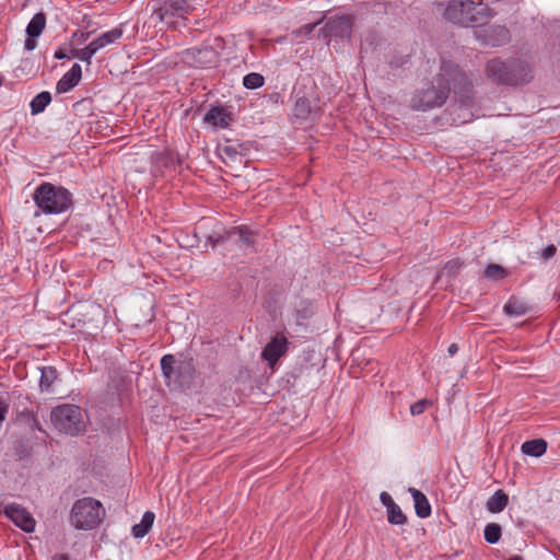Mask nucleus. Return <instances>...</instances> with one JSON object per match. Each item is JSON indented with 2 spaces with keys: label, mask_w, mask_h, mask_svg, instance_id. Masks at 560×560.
Returning <instances> with one entry per match:
<instances>
[{
  "label": "nucleus",
  "mask_w": 560,
  "mask_h": 560,
  "mask_svg": "<svg viewBox=\"0 0 560 560\" xmlns=\"http://www.w3.org/2000/svg\"><path fill=\"white\" fill-rule=\"evenodd\" d=\"M24 47L25 49L27 50H33L35 47H36V40H35V37H28L26 38L25 43H24Z\"/></svg>",
  "instance_id": "44"
},
{
  "label": "nucleus",
  "mask_w": 560,
  "mask_h": 560,
  "mask_svg": "<svg viewBox=\"0 0 560 560\" xmlns=\"http://www.w3.org/2000/svg\"><path fill=\"white\" fill-rule=\"evenodd\" d=\"M380 500L382 504L386 508V511L396 504L390 494L387 493L386 491H383L380 494Z\"/></svg>",
  "instance_id": "39"
},
{
  "label": "nucleus",
  "mask_w": 560,
  "mask_h": 560,
  "mask_svg": "<svg viewBox=\"0 0 560 560\" xmlns=\"http://www.w3.org/2000/svg\"><path fill=\"white\" fill-rule=\"evenodd\" d=\"M547 446V442L544 439H535L524 442L521 450L525 455L540 457L546 453Z\"/></svg>",
  "instance_id": "22"
},
{
  "label": "nucleus",
  "mask_w": 560,
  "mask_h": 560,
  "mask_svg": "<svg viewBox=\"0 0 560 560\" xmlns=\"http://www.w3.org/2000/svg\"><path fill=\"white\" fill-rule=\"evenodd\" d=\"M510 69H511V66H508L504 61L497 59V58L489 60L487 63V68H486V70H491V71L510 70Z\"/></svg>",
  "instance_id": "37"
},
{
  "label": "nucleus",
  "mask_w": 560,
  "mask_h": 560,
  "mask_svg": "<svg viewBox=\"0 0 560 560\" xmlns=\"http://www.w3.org/2000/svg\"><path fill=\"white\" fill-rule=\"evenodd\" d=\"M508 560H524V559H523V557L515 555V556L510 557Z\"/></svg>",
  "instance_id": "48"
},
{
  "label": "nucleus",
  "mask_w": 560,
  "mask_h": 560,
  "mask_svg": "<svg viewBox=\"0 0 560 560\" xmlns=\"http://www.w3.org/2000/svg\"><path fill=\"white\" fill-rule=\"evenodd\" d=\"M70 70H73V71H77V70H81V67L79 63H73L70 68Z\"/></svg>",
  "instance_id": "47"
},
{
  "label": "nucleus",
  "mask_w": 560,
  "mask_h": 560,
  "mask_svg": "<svg viewBox=\"0 0 560 560\" xmlns=\"http://www.w3.org/2000/svg\"><path fill=\"white\" fill-rule=\"evenodd\" d=\"M288 338L283 332H277L264 347L261 351V359L267 361L268 365L273 369L278 360L288 352Z\"/></svg>",
  "instance_id": "12"
},
{
  "label": "nucleus",
  "mask_w": 560,
  "mask_h": 560,
  "mask_svg": "<svg viewBox=\"0 0 560 560\" xmlns=\"http://www.w3.org/2000/svg\"><path fill=\"white\" fill-rule=\"evenodd\" d=\"M52 560H69V557L66 555H56Z\"/></svg>",
  "instance_id": "46"
},
{
  "label": "nucleus",
  "mask_w": 560,
  "mask_h": 560,
  "mask_svg": "<svg viewBox=\"0 0 560 560\" xmlns=\"http://www.w3.org/2000/svg\"><path fill=\"white\" fill-rule=\"evenodd\" d=\"M221 156L229 158L231 161L235 162L241 159V154L235 144L229 143L220 148Z\"/></svg>",
  "instance_id": "35"
},
{
  "label": "nucleus",
  "mask_w": 560,
  "mask_h": 560,
  "mask_svg": "<svg viewBox=\"0 0 560 560\" xmlns=\"http://www.w3.org/2000/svg\"><path fill=\"white\" fill-rule=\"evenodd\" d=\"M482 40L490 46H500L510 40V31L503 25H491L483 30Z\"/></svg>",
  "instance_id": "17"
},
{
  "label": "nucleus",
  "mask_w": 560,
  "mask_h": 560,
  "mask_svg": "<svg viewBox=\"0 0 560 560\" xmlns=\"http://www.w3.org/2000/svg\"><path fill=\"white\" fill-rule=\"evenodd\" d=\"M3 513L24 532H34L36 522L26 509L19 504L11 503L4 506Z\"/></svg>",
  "instance_id": "15"
},
{
  "label": "nucleus",
  "mask_w": 560,
  "mask_h": 560,
  "mask_svg": "<svg viewBox=\"0 0 560 560\" xmlns=\"http://www.w3.org/2000/svg\"><path fill=\"white\" fill-rule=\"evenodd\" d=\"M442 16L455 26L477 27L489 22L492 11L482 0H448Z\"/></svg>",
  "instance_id": "1"
},
{
  "label": "nucleus",
  "mask_w": 560,
  "mask_h": 560,
  "mask_svg": "<svg viewBox=\"0 0 560 560\" xmlns=\"http://www.w3.org/2000/svg\"><path fill=\"white\" fill-rule=\"evenodd\" d=\"M532 307L524 301L512 296L504 305L503 311L511 316H523L527 314Z\"/></svg>",
  "instance_id": "23"
},
{
  "label": "nucleus",
  "mask_w": 560,
  "mask_h": 560,
  "mask_svg": "<svg viewBox=\"0 0 560 560\" xmlns=\"http://www.w3.org/2000/svg\"><path fill=\"white\" fill-rule=\"evenodd\" d=\"M386 512L388 523L393 525H404L407 523V516L397 504L388 509Z\"/></svg>",
  "instance_id": "32"
},
{
  "label": "nucleus",
  "mask_w": 560,
  "mask_h": 560,
  "mask_svg": "<svg viewBox=\"0 0 560 560\" xmlns=\"http://www.w3.org/2000/svg\"><path fill=\"white\" fill-rule=\"evenodd\" d=\"M161 370L167 382L174 381L179 385L189 384L196 373L194 359L188 354H179L176 359L173 354H165L161 359Z\"/></svg>",
  "instance_id": "7"
},
{
  "label": "nucleus",
  "mask_w": 560,
  "mask_h": 560,
  "mask_svg": "<svg viewBox=\"0 0 560 560\" xmlns=\"http://www.w3.org/2000/svg\"><path fill=\"white\" fill-rule=\"evenodd\" d=\"M557 253V247L553 244L548 245L546 248L541 250V258L544 260H548L552 258Z\"/></svg>",
  "instance_id": "40"
},
{
  "label": "nucleus",
  "mask_w": 560,
  "mask_h": 560,
  "mask_svg": "<svg viewBox=\"0 0 560 560\" xmlns=\"http://www.w3.org/2000/svg\"><path fill=\"white\" fill-rule=\"evenodd\" d=\"M408 491L413 499L417 516L420 518L429 517L431 515V505L424 493L416 488H409Z\"/></svg>",
  "instance_id": "19"
},
{
  "label": "nucleus",
  "mask_w": 560,
  "mask_h": 560,
  "mask_svg": "<svg viewBox=\"0 0 560 560\" xmlns=\"http://www.w3.org/2000/svg\"><path fill=\"white\" fill-rule=\"evenodd\" d=\"M265 82L264 77L259 72H249L243 79V84L246 89H257L260 88Z\"/></svg>",
  "instance_id": "34"
},
{
  "label": "nucleus",
  "mask_w": 560,
  "mask_h": 560,
  "mask_svg": "<svg viewBox=\"0 0 560 560\" xmlns=\"http://www.w3.org/2000/svg\"><path fill=\"white\" fill-rule=\"evenodd\" d=\"M432 402L428 399H421L410 406V412L412 416H419L430 407Z\"/></svg>",
  "instance_id": "36"
},
{
  "label": "nucleus",
  "mask_w": 560,
  "mask_h": 560,
  "mask_svg": "<svg viewBox=\"0 0 560 560\" xmlns=\"http://www.w3.org/2000/svg\"><path fill=\"white\" fill-rule=\"evenodd\" d=\"M155 515L151 511H147L139 524H136L132 526V535L136 538H142L144 537L149 530L151 529L153 522H154Z\"/></svg>",
  "instance_id": "25"
},
{
  "label": "nucleus",
  "mask_w": 560,
  "mask_h": 560,
  "mask_svg": "<svg viewBox=\"0 0 560 560\" xmlns=\"http://www.w3.org/2000/svg\"><path fill=\"white\" fill-rule=\"evenodd\" d=\"M508 276V271L498 264H489L485 270V277L488 279L499 280Z\"/></svg>",
  "instance_id": "33"
},
{
  "label": "nucleus",
  "mask_w": 560,
  "mask_h": 560,
  "mask_svg": "<svg viewBox=\"0 0 560 560\" xmlns=\"http://www.w3.org/2000/svg\"><path fill=\"white\" fill-rule=\"evenodd\" d=\"M232 242L240 247H253L255 234L246 225L234 226L223 233H213L207 237V244L214 248L218 244Z\"/></svg>",
  "instance_id": "9"
},
{
  "label": "nucleus",
  "mask_w": 560,
  "mask_h": 560,
  "mask_svg": "<svg viewBox=\"0 0 560 560\" xmlns=\"http://www.w3.org/2000/svg\"><path fill=\"white\" fill-rule=\"evenodd\" d=\"M353 27L352 15H341L330 18L322 28L325 38L340 37L350 38Z\"/></svg>",
  "instance_id": "11"
},
{
  "label": "nucleus",
  "mask_w": 560,
  "mask_h": 560,
  "mask_svg": "<svg viewBox=\"0 0 560 560\" xmlns=\"http://www.w3.org/2000/svg\"><path fill=\"white\" fill-rule=\"evenodd\" d=\"M532 80V72H487V81L498 86H520Z\"/></svg>",
  "instance_id": "14"
},
{
  "label": "nucleus",
  "mask_w": 560,
  "mask_h": 560,
  "mask_svg": "<svg viewBox=\"0 0 560 560\" xmlns=\"http://www.w3.org/2000/svg\"><path fill=\"white\" fill-rule=\"evenodd\" d=\"M122 33L124 32L121 27H115L110 31L102 33L98 37L93 39L86 47L82 49H77L69 45L57 49L54 56L57 59L75 58L89 61L97 51L119 40L122 36Z\"/></svg>",
  "instance_id": "4"
},
{
  "label": "nucleus",
  "mask_w": 560,
  "mask_h": 560,
  "mask_svg": "<svg viewBox=\"0 0 560 560\" xmlns=\"http://www.w3.org/2000/svg\"><path fill=\"white\" fill-rule=\"evenodd\" d=\"M463 267V261L459 259H452L447 261L444 267L440 271V277H446L448 279H453L458 273L459 269Z\"/></svg>",
  "instance_id": "31"
},
{
  "label": "nucleus",
  "mask_w": 560,
  "mask_h": 560,
  "mask_svg": "<svg viewBox=\"0 0 560 560\" xmlns=\"http://www.w3.org/2000/svg\"><path fill=\"white\" fill-rule=\"evenodd\" d=\"M451 92V77L436 72L424 77L416 89L410 105L416 110H429L445 104Z\"/></svg>",
  "instance_id": "2"
},
{
  "label": "nucleus",
  "mask_w": 560,
  "mask_h": 560,
  "mask_svg": "<svg viewBox=\"0 0 560 560\" xmlns=\"http://www.w3.org/2000/svg\"><path fill=\"white\" fill-rule=\"evenodd\" d=\"M57 378V370L54 366H43L40 369L39 387L43 392H50L54 382Z\"/></svg>",
  "instance_id": "28"
},
{
  "label": "nucleus",
  "mask_w": 560,
  "mask_h": 560,
  "mask_svg": "<svg viewBox=\"0 0 560 560\" xmlns=\"http://www.w3.org/2000/svg\"><path fill=\"white\" fill-rule=\"evenodd\" d=\"M9 406L0 398V423L5 419Z\"/></svg>",
  "instance_id": "42"
},
{
  "label": "nucleus",
  "mask_w": 560,
  "mask_h": 560,
  "mask_svg": "<svg viewBox=\"0 0 560 560\" xmlns=\"http://www.w3.org/2000/svg\"><path fill=\"white\" fill-rule=\"evenodd\" d=\"M33 200L40 212L45 214H59L67 211L72 205V195L61 186L51 183H42L33 194Z\"/></svg>",
  "instance_id": "3"
},
{
  "label": "nucleus",
  "mask_w": 560,
  "mask_h": 560,
  "mask_svg": "<svg viewBox=\"0 0 560 560\" xmlns=\"http://www.w3.org/2000/svg\"><path fill=\"white\" fill-rule=\"evenodd\" d=\"M232 120V114L223 105L212 106L203 117V121L215 129L228 128Z\"/></svg>",
  "instance_id": "16"
},
{
  "label": "nucleus",
  "mask_w": 560,
  "mask_h": 560,
  "mask_svg": "<svg viewBox=\"0 0 560 560\" xmlns=\"http://www.w3.org/2000/svg\"><path fill=\"white\" fill-rule=\"evenodd\" d=\"M508 503L509 495L499 489L488 499L486 508L490 513H500L506 508Z\"/></svg>",
  "instance_id": "21"
},
{
  "label": "nucleus",
  "mask_w": 560,
  "mask_h": 560,
  "mask_svg": "<svg viewBox=\"0 0 560 560\" xmlns=\"http://www.w3.org/2000/svg\"><path fill=\"white\" fill-rule=\"evenodd\" d=\"M104 509L100 501L93 498H82L74 502L70 522L78 529H92L102 521Z\"/></svg>",
  "instance_id": "6"
},
{
  "label": "nucleus",
  "mask_w": 560,
  "mask_h": 560,
  "mask_svg": "<svg viewBox=\"0 0 560 560\" xmlns=\"http://www.w3.org/2000/svg\"><path fill=\"white\" fill-rule=\"evenodd\" d=\"M154 14L160 21L166 18L185 19L195 10L192 0H153Z\"/></svg>",
  "instance_id": "10"
},
{
  "label": "nucleus",
  "mask_w": 560,
  "mask_h": 560,
  "mask_svg": "<svg viewBox=\"0 0 560 560\" xmlns=\"http://www.w3.org/2000/svg\"><path fill=\"white\" fill-rule=\"evenodd\" d=\"M447 351H448L450 355H454L455 353H457V351H458L457 343H451Z\"/></svg>",
  "instance_id": "45"
},
{
  "label": "nucleus",
  "mask_w": 560,
  "mask_h": 560,
  "mask_svg": "<svg viewBox=\"0 0 560 560\" xmlns=\"http://www.w3.org/2000/svg\"><path fill=\"white\" fill-rule=\"evenodd\" d=\"M88 37H89V33H78L77 32L73 34V40L77 42L78 44L86 40Z\"/></svg>",
  "instance_id": "43"
},
{
  "label": "nucleus",
  "mask_w": 560,
  "mask_h": 560,
  "mask_svg": "<svg viewBox=\"0 0 560 560\" xmlns=\"http://www.w3.org/2000/svg\"><path fill=\"white\" fill-rule=\"evenodd\" d=\"M50 420L59 432L71 436H77L85 430L82 409L77 405L63 404L57 406L51 410Z\"/></svg>",
  "instance_id": "5"
},
{
  "label": "nucleus",
  "mask_w": 560,
  "mask_h": 560,
  "mask_svg": "<svg viewBox=\"0 0 560 560\" xmlns=\"http://www.w3.org/2000/svg\"><path fill=\"white\" fill-rule=\"evenodd\" d=\"M102 307L93 303H80L72 305L62 315V323L71 328H82L90 326L95 316H100Z\"/></svg>",
  "instance_id": "8"
},
{
  "label": "nucleus",
  "mask_w": 560,
  "mask_h": 560,
  "mask_svg": "<svg viewBox=\"0 0 560 560\" xmlns=\"http://www.w3.org/2000/svg\"><path fill=\"white\" fill-rule=\"evenodd\" d=\"M46 25V15L43 12L36 13L26 26L28 37H38Z\"/></svg>",
  "instance_id": "26"
},
{
  "label": "nucleus",
  "mask_w": 560,
  "mask_h": 560,
  "mask_svg": "<svg viewBox=\"0 0 560 560\" xmlns=\"http://www.w3.org/2000/svg\"><path fill=\"white\" fill-rule=\"evenodd\" d=\"M51 95L48 91H43L37 94L30 104L31 114L38 115L45 110V108L50 104Z\"/></svg>",
  "instance_id": "27"
},
{
  "label": "nucleus",
  "mask_w": 560,
  "mask_h": 560,
  "mask_svg": "<svg viewBox=\"0 0 560 560\" xmlns=\"http://www.w3.org/2000/svg\"><path fill=\"white\" fill-rule=\"evenodd\" d=\"M197 48L186 49L182 51L179 55L175 57L174 60H171L167 67L174 68H194L198 69V63H196Z\"/></svg>",
  "instance_id": "20"
},
{
  "label": "nucleus",
  "mask_w": 560,
  "mask_h": 560,
  "mask_svg": "<svg viewBox=\"0 0 560 560\" xmlns=\"http://www.w3.org/2000/svg\"><path fill=\"white\" fill-rule=\"evenodd\" d=\"M293 114L298 119L305 120L312 114L311 103L307 98L300 97L296 100Z\"/></svg>",
  "instance_id": "29"
},
{
  "label": "nucleus",
  "mask_w": 560,
  "mask_h": 560,
  "mask_svg": "<svg viewBox=\"0 0 560 560\" xmlns=\"http://www.w3.org/2000/svg\"><path fill=\"white\" fill-rule=\"evenodd\" d=\"M317 23H308L304 26H302L299 31V33H303L305 35H310L314 28L316 27Z\"/></svg>",
  "instance_id": "41"
},
{
  "label": "nucleus",
  "mask_w": 560,
  "mask_h": 560,
  "mask_svg": "<svg viewBox=\"0 0 560 560\" xmlns=\"http://www.w3.org/2000/svg\"><path fill=\"white\" fill-rule=\"evenodd\" d=\"M313 314V307L311 303H307L303 308L296 310V316L299 319H306Z\"/></svg>",
  "instance_id": "38"
},
{
  "label": "nucleus",
  "mask_w": 560,
  "mask_h": 560,
  "mask_svg": "<svg viewBox=\"0 0 560 560\" xmlns=\"http://www.w3.org/2000/svg\"><path fill=\"white\" fill-rule=\"evenodd\" d=\"M196 57H197L196 63H198V69L207 70V69L220 66L219 55L211 47H205L202 49H197Z\"/></svg>",
  "instance_id": "18"
},
{
  "label": "nucleus",
  "mask_w": 560,
  "mask_h": 560,
  "mask_svg": "<svg viewBox=\"0 0 560 560\" xmlns=\"http://www.w3.org/2000/svg\"><path fill=\"white\" fill-rule=\"evenodd\" d=\"M483 535H485V540L488 544L494 545L501 538V535H502L501 526L497 523H489L485 527Z\"/></svg>",
  "instance_id": "30"
},
{
  "label": "nucleus",
  "mask_w": 560,
  "mask_h": 560,
  "mask_svg": "<svg viewBox=\"0 0 560 560\" xmlns=\"http://www.w3.org/2000/svg\"><path fill=\"white\" fill-rule=\"evenodd\" d=\"M81 74L82 72H66L57 83V93H67L78 85L82 78Z\"/></svg>",
  "instance_id": "24"
},
{
  "label": "nucleus",
  "mask_w": 560,
  "mask_h": 560,
  "mask_svg": "<svg viewBox=\"0 0 560 560\" xmlns=\"http://www.w3.org/2000/svg\"><path fill=\"white\" fill-rule=\"evenodd\" d=\"M451 77V90L453 89L455 97L463 105H468L472 101L474 91L470 80L465 72H446Z\"/></svg>",
  "instance_id": "13"
}]
</instances>
